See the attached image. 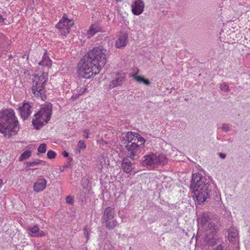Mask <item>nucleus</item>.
<instances>
[{
	"label": "nucleus",
	"instance_id": "f257e3e1",
	"mask_svg": "<svg viewBox=\"0 0 250 250\" xmlns=\"http://www.w3.org/2000/svg\"><path fill=\"white\" fill-rule=\"evenodd\" d=\"M106 52L102 46L95 47L89 51L78 63V75L89 79L99 74L106 63Z\"/></svg>",
	"mask_w": 250,
	"mask_h": 250
},
{
	"label": "nucleus",
	"instance_id": "f03ea898",
	"mask_svg": "<svg viewBox=\"0 0 250 250\" xmlns=\"http://www.w3.org/2000/svg\"><path fill=\"white\" fill-rule=\"evenodd\" d=\"M206 181V178L200 173L192 174L190 188L194 192L196 200L199 204L204 203L210 196L212 186Z\"/></svg>",
	"mask_w": 250,
	"mask_h": 250
},
{
	"label": "nucleus",
	"instance_id": "7ed1b4c3",
	"mask_svg": "<svg viewBox=\"0 0 250 250\" xmlns=\"http://www.w3.org/2000/svg\"><path fill=\"white\" fill-rule=\"evenodd\" d=\"M19 129V122L12 109L0 111V132L7 134L8 137Z\"/></svg>",
	"mask_w": 250,
	"mask_h": 250
},
{
	"label": "nucleus",
	"instance_id": "20e7f679",
	"mask_svg": "<svg viewBox=\"0 0 250 250\" xmlns=\"http://www.w3.org/2000/svg\"><path fill=\"white\" fill-rule=\"evenodd\" d=\"M32 91L34 96L42 100L46 98L44 87L47 81L48 74L42 72L41 74L33 75Z\"/></svg>",
	"mask_w": 250,
	"mask_h": 250
},
{
	"label": "nucleus",
	"instance_id": "39448f33",
	"mask_svg": "<svg viewBox=\"0 0 250 250\" xmlns=\"http://www.w3.org/2000/svg\"><path fill=\"white\" fill-rule=\"evenodd\" d=\"M52 112V104L49 103L43 106L34 115L32 124L36 129H39L50 119Z\"/></svg>",
	"mask_w": 250,
	"mask_h": 250
},
{
	"label": "nucleus",
	"instance_id": "423d86ee",
	"mask_svg": "<svg viewBox=\"0 0 250 250\" xmlns=\"http://www.w3.org/2000/svg\"><path fill=\"white\" fill-rule=\"evenodd\" d=\"M142 165L148 168H154L159 165L164 166L167 163V158L165 155L163 154L157 155L156 154L151 153L145 156L142 160Z\"/></svg>",
	"mask_w": 250,
	"mask_h": 250
},
{
	"label": "nucleus",
	"instance_id": "0eeeda50",
	"mask_svg": "<svg viewBox=\"0 0 250 250\" xmlns=\"http://www.w3.org/2000/svg\"><path fill=\"white\" fill-rule=\"evenodd\" d=\"M218 227L214 223H209L206 229L204 241L209 246H212L217 243L218 237L216 235Z\"/></svg>",
	"mask_w": 250,
	"mask_h": 250
},
{
	"label": "nucleus",
	"instance_id": "6e6552de",
	"mask_svg": "<svg viewBox=\"0 0 250 250\" xmlns=\"http://www.w3.org/2000/svg\"><path fill=\"white\" fill-rule=\"evenodd\" d=\"M103 218L106 227L109 229H113L117 225V222L114 218V208L112 207L105 208Z\"/></svg>",
	"mask_w": 250,
	"mask_h": 250
},
{
	"label": "nucleus",
	"instance_id": "1a4fd4ad",
	"mask_svg": "<svg viewBox=\"0 0 250 250\" xmlns=\"http://www.w3.org/2000/svg\"><path fill=\"white\" fill-rule=\"evenodd\" d=\"M125 148L126 149V156L131 159H134V157L140 153V147L136 142H132L131 144L127 143Z\"/></svg>",
	"mask_w": 250,
	"mask_h": 250
},
{
	"label": "nucleus",
	"instance_id": "9d476101",
	"mask_svg": "<svg viewBox=\"0 0 250 250\" xmlns=\"http://www.w3.org/2000/svg\"><path fill=\"white\" fill-rule=\"evenodd\" d=\"M18 110L21 118L23 120H26L32 112L31 104L29 103L24 102L22 105L19 107Z\"/></svg>",
	"mask_w": 250,
	"mask_h": 250
},
{
	"label": "nucleus",
	"instance_id": "9b49d317",
	"mask_svg": "<svg viewBox=\"0 0 250 250\" xmlns=\"http://www.w3.org/2000/svg\"><path fill=\"white\" fill-rule=\"evenodd\" d=\"M145 4L143 0H134L131 5L132 13L136 16L141 15L144 10Z\"/></svg>",
	"mask_w": 250,
	"mask_h": 250
},
{
	"label": "nucleus",
	"instance_id": "f8f14e48",
	"mask_svg": "<svg viewBox=\"0 0 250 250\" xmlns=\"http://www.w3.org/2000/svg\"><path fill=\"white\" fill-rule=\"evenodd\" d=\"M122 168L127 174H131L132 172H136L135 169V164L132 163L127 158L123 159L122 163Z\"/></svg>",
	"mask_w": 250,
	"mask_h": 250
},
{
	"label": "nucleus",
	"instance_id": "ddd939ff",
	"mask_svg": "<svg viewBox=\"0 0 250 250\" xmlns=\"http://www.w3.org/2000/svg\"><path fill=\"white\" fill-rule=\"evenodd\" d=\"M228 237L229 242L234 245H236L239 242V235L237 229L231 227L228 230Z\"/></svg>",
	"mask_w": 250,
	"mask_h": 250
},
{
	"label": "nucleus",
	"instance_id": "4468645a",
	"mask_svg": "<svg viewBox=\"0 0 250 250\" xmlns=\"http://www.w3.org/2000/svg\"><path fill=\"white\" fill-rule=\"evenodd\" d=\"M74 24V22L72 20L68 19L67 16L64 14L62 19L56 25L57 28H68L70 29Z\"/></svg>",
	"mask_w": 250,
	"mask_h": 250
},
{
	"label": "nucleus",
	"instance_id": "2eb2a0df",
	"mask_svg": "<svg viewBox=\"0 0 250 250\" xmlns=\"http://www.w3.org/2000/svg\"><path fill=\"white\" fill-rule=\"evenodd\" d=\"M46 184L47 181L44 178L38 179L33 184L34 190L36 192L42 191L45 188Z\"/></svg>",
	"mask_w": 250,
	"mask_h": 250
},
{
	"label": "nucleus",
	"instance_id": "dca6fc26",
	"mask_svg": "<svg viewBox=\"0 0 250 250\" xmlns=\"http://www.w3.org/2000/svg\"><path fill=\"white\" fill-rule=\"evenodd\" d=\"M127 34L125 33H120L115 43L116 47L118 48L125 47L127 43Z\"/></svg>",
	"mask_w": 250,
	"mask_h": 250
},
{
	"label": "nucleus",
	"instance_id": "f3484780",
	"mask_svg": "<svg viewBox=\"0 0 250 250\" xmlns=\"http://www.w3.org/2000/svg\"><path fill=\"white\" fill-rule=\"evenodd\" d=\"M125 78L124 73H116L113 80L110 83V86L112 88L121 85Z\"/></svg>",
	"mask_w": 250,
	"mask_h": 250
},
{
	"label": "nucleus",
	"instance_id": "a211bd4d",
	"mask_svg": "<svg viewBox=\"0 0 250 250\" xmlns=\"http://www.w3.org/2000/svg\"><path fill=\"white\" fill-rule=\"evenodd\" d=\"M28 230L29 232V234L32 237H42L46 235V233L40 230L37 225L29 227Z\"/></svg>",
	"mask_w": 250,
	"mask_h": 250
},
{
	"label": "nucleus",
	"instance_id": "6ab92c4d",
	"mask_svg": "<svg viewBox=\"0 0 250 250\" xmlns=\"http://www.w3.org/2000/svg\"><path fill=\"white\" fill-rule=\"evenodd\" d=\"M100 31V28L97 23L92 24L87 32V38H90L93 36L96 33Z\"/></svg>",
	"mask_w": 250,
	"mask_h": 250
},
{
	"label": "nucleus",
	"instance_id": "aec40b11",
	"mask_svg": "<svg viewBox=\"0 0 250 250\" xmlns=\"http://www.w3.org/2000/svg\"><path fill=\"white\" fill-rule=\"evenodd\" d=\"M209 216L203 214L200 217L197 219L198 225L199 228L204 227L209 220Z\"/></svg>",
	"mask_w": 250,
	"mask_h": 250
},
{
	"label": "nucleus",
	"instance_id": "412c9836",
	"mask_svg": "<svg viewBox=\"0 0 250 250\" xmlns=\"http://www.w3.org/2000/svg\"><path fill=\"white\" fill-rule=\"evenodd\" d=\"M135 135L136 133L135 132H128L125 134V137H124V140L125 142L131 144L134 142L135 139H136L135 138Z\"/></svg>",
	"mask_w": 250,
	"mask_h": 250
},
{
	"label": "nucleus",
	"instance_id": "4be33fe9",
	"mask_svg": "<svg viewBox=\"0 0 250 250\" xmlns=\"http://www.w3.org/2000/svg\"><path fill=\"white\" fill-rule=\"evenodd\" d=\"M9 44L8 38L3 33L0 32V47L3 49L7 44Z\"/></svg>",
	"mask_w": 250,
	"mask_h": 250
},
{
	"label": "nucleus",
	"instance_id": "5701e85b",
	"mask_svg": "<svg viewBox=\"0 0 250 250\" xmlns=\"http://www.w3.org/2000/svg\"><path fill=\"white\" fill-rule=\"evenodd\" d=\"M52 61L49 58L44 55L42 60L39 63V65L44 66L50 67L51 65Z\"/></svg>",
	"mask_w": 250,
	"mask_h": 250
},
{
	"label": "nucleus",
	"instance_id": "b1692460",
	"mask_svg": "<svg viewBox=\"0 0 250 250\" xmlns=\"http://www.w3.org/2000/svg\"><path fill=\"white\" fill-rule=\"evenodd\" d=\"M86 148V144L84 141L80 140L79 141L76 148V153L80 154Z\"/></svg>",
	"mask_w": 250,
	"mask_h": 250
},
{
	"label": "nucleus",
	"instance_id": "393cba45",
	"mask_svg": "<svg viewBox=\"0 0 250 250\" xmlns=\"http://www.w3.org/2000/svg\"><path fill=\"white\" fill-rule=\"evenodd\" d=\"M45 162L41 160H33L32 161L30 162H27L26 163V165L27 167H34L35 166L41 165H44Z\"/></svg>",
	"mask_w": 250,
	"mask_h": 250
},
{
	"label": "nucleus",
	"instance_id": "a878e982",
	"mask_svg": "<svg viewBox=\"0 0 250 250\" xmlns=\"http://www.w3.org/2000/svg\"><path fill=\"white\" fill-rule=\"evenodd\" d=\"M135 138L136 139H135L134 142H136V144H138V145H139L140 147L141 145H143L145 142V140L144 139V138L137 133H136Z\"/></svg>",
	"mask_w": 250,
	"mask_h": 250
},
{
	"label": "nucleus",
	"instance_id": "bb28decb",
	"mask_svg": "<svg viewBox=\"0 0 250 250\" xmlns=\"http://www.w3.org/2000/svg\"><path fill=\"white\" fill-rule=\"evenodd\" d=\"M31 155V151L28 150H26L19 157V160L22 161L24 159H26L30 157Z\"/></svg>",
	"mask_w": 250,
	"mask_h": 250
},
{
	"label": "nucleus",
	"instance_id": "cd10ccee",
	"mask_svg": "<svg viewBox=\"0 0 250 250\" xmlns=\"http://www.w3.org/2000/svg\"><path fill=\"white\" fill-rule=\"evenodd\" d=\"M220 88L222 91L226 92L229 90V86L227 83L223 82L220 84Z\"/></svg>",
	"mask_w": 250,
	"mask_h": 250
},
{
	"label": "nucleus",
	"instance_id": "c85d7f7f",
	"mask_svg": "<svg viewBox=\"0 0 250 250\" xmlns=\"http://www.w3.org/2000/svg\"><path fill=\"white\" fill-rule=\"evenodd\" d=\"M112 246L109 242L105 243L100 247V250H112Z\"/></svg>",
	"mask_w": 250,
	"mask_h": 250
},
{
	"label": "nucleus",
	"instance_id": "c756f323",
	"mask_svg": "<svg viewBox=\"0 0 250 250\" xmlns=\"http://www.w3.org/2000/svg\"><path fill=\"white\" fill-rule=\"evenodd\" d=\"M46 145L45 144H42L38 148V151L41 153H44L46 151Z\"/></svg>",
	"mask_w": 250,
	"mask_h": 250
},
{
	"label": "nucleus",
	"instance_id": "7c9ffc66",
	"mask_svg": "<svg viewBox=\"0 0 250 250\" xmlns=\"http://www.w3.org/2000/svg\"><path fill=\"white\" fill-rule=\"evenodd\" d=\"M60 29V32L62 35L63 36L66 37L70 32V29L64 28H59Z\"/></svg>",
	"mask_w": 250,
	"mask_h": 250
},
{
	"label": "nucleus",
	"instance_id": "2f4dec72",
	"mask_svg": "<svg viewBox=\"0 0 250 250\" xmlns=\"http://www.w3.org/2000/svg\"><path fill=\"white\" fill-rule=\"evenodd\" d=\"M221 129L223 131L227 132L230 130V127L228 124H223L221 126Z\"/></svg>",
	"mask_w": 250,
	"mask_h": 250
},
{
	"label": "nucleus",
	"instance_id": "473e14b6",
	"mask_svg": "<svg viewBox=\"0 0 250 250\" xmlns=\"http://www.w3.org/2000/svg\"><path fill=\"white\" fill-rule=\"evenodd\" d=\"M47 156L49 159H53L56 156V153L52 150H49L47 152Z\"/></svg>",
	"mask_w": 250,
	"mask_h": 250
},
{
	"label": "nucleus",
	"instance_id": "72a5a7b5",
	"mask_svg": "<svg viewBox=\"0 0 250 250\" xmlns=\"http://www.w3.org/2000/svg\"><path fill=\"white\" fill-rule=\"evenodd\" d=\"M86 90L87 88L86 87L81 88L80 90L79 91V94L78 95L76 94L75 95V98L78 97L79 96L86 92Z\"/></svg>",
	"mask_w": 250,
	"mask_h": 250
},
{
	"label": "nucleus",
	"instance_id": "f704fd0d",
	"mask_svg": "<svg viewBox=\"0 0 250 250\" xmlns=\"http://www.w3.org/2000/svg\"><path fill=\"white\" fill-rule=\"evenodd\" d=\"M100 164L101 165L102 168H103L104 166H106V161L104 157H102L100 159Z\"/></svg>",
	"mask_w": 250,
	"mask_h": 250
},
{
	"label": "nucleus",
	"instance_id": "c9c22d12",
	"mask_svg": "<svg viewBox=\"0 0 250 250\" xmlns=\"http://www.w3.org/2000/svg\"><path fill=\"white\" fill-rule=\"evenodd\" d=\"M73 198L71 196H67L66 198V202L67 203L72 204L73 203Z\"/></svg>",
	"mask_w": 250,
	"mask_h": 250
},
{
	"label": "nucleus",
	"instance_id": "e433bc0d",
	"mask_svg": "<svg viewBox=\"0 0 250 250\" xmlns=\"http://www.w3.org/2000/svg\"><path fill=\"white\" fill-rule=\"evenodd\" d=\"M213 250H227V248L225 247V246H223L222 245H218L216 249Z\"/></svg>",
	"mask_w": 250,
	"mask_h": 250
},
{
	"label": "nucleus",
	"instance_id": "4c0bfd02",
	"mask_svg": "<svg viewBox=\"0 0 250 250\" xmlns=\"http://www.w3.org/2000/svg\"><path fill=\"white\" fill-rule=\"evenodd\" d=\"M83 133L84 138L85 139L88 138V135H89V131L88 129H84L83 131Z\"/></svg>",
	"mask_w": 250,
	"mask_h": 250
},
{
	"label": "nucleus",
	"instance_id": "58836bf2",
	"mask_svg": "<svg viewBox=\"0 0 250 250\" xmlns=\"http://www.w3.org/2000/svg\"><path fill=\"white\" fill-rule=\"evenodd\" d=\"M134 77L135 79L137 81L139 82H142L143 79V78L141 77L140 76H138L137 75H134Z\"/></svg>",
	"mask_w": 250,
	"mask_h": 250
},
{
	"label": "nucleus",
	"instance_id": "ea45409f",
	"mask_svg": "<svg viewBox=\"0 0 250 250\" xmlns=\"http://www.w3.org/2000/svg\"><path fill=\"white\" fill-rule=\"evenodd\" d=\"M6 21V19L2 17V16L0 15V23H2V24H6L5 21Z\"/></svg>",
	"mask_w": 250,
	"mask_h": 250
},
{
	"label": "nucleus",
	"instance_id": "a19ab883",
	"mask_svg": "<svg viewBox=\"0 0 250 250\" xmlns=\"http://www.w3.org/2000/svg\"><path fill=\"white\" fill-rule=\"evenodd\" d=\"M84 236H85L86 238V241H87L88 240V232L87 231V230L86 229H84Z\"/></svg>",
	"mask_w": 250,
	"mask_h": 250
},
{
	"label": "nucleus",
	"instance_id": "79ce46f5",
	"mask_svg": "<svg viewBox=\"0 0 250 250\" xmlns=\"http://www.w3.org/2000/svg\"><path fill=\"white\" fill-rule=\"evenodd\" d=\"M142 82H143L144 83H145L146 85H148L150 83V82L148 80L145 79L144 78H143Z\"/></svg>",
	"mask_w": 250,
	"mask_h": 250
},
{
	"label": "nucleus",
	"instance_id": "37998d69",
	"mask_svg": "<svg viewBox=\"0 0 250 250\" xmlns=\"http://www.w3.org/2000/svg\"><path fill=\"white\" fill-rule=\"evenodd\" d=\"M62 155H63V157H67L68 156V153L65 151H64L62 152Z\"/></svg>",
	"mask_w": 250,
	"mask_h": 250
},
{
	"label": "nucleus",
	"instance_id": "c03bdc74",
	"mask_svg": "<svg viewBox=\"0 0 250 250\" xmlns=\"http://www.w3.org/2000/svg\"><path fill=\"white\" fill-rule=\"evenodd\" d=\"M219 156H220V158L222 159H224L226 157V154H225L224 153H220L219 154Z\"/></svg>",
	"mask_w": 250,
	"mask_h": 250
},
{
	"label": "nucleus",
	"instance_id": "a18cd8bd",
	"mask_svg": "<svg viewBox=\"0 0 250 250\" xmlns=\"http://www.w3.org/2000/svg\"><path fill=\"white\" fill-rule=\"evenodd\" d=\"M3 54V50L2 49H0V58L2 56Z\"/></svg>",
	"mask_w": 250,
	"mask_h": 250
},
{
	"label": "nucleus",
	"instance_id": "49530a36",
	"mask_svg": "<svg viewBox=\"0 0 250 250\" xmlns=\"http://www.w3.org/2000/svg\"><path fill=\"white\" fill-rule=\"evenodd\" d=\"M2 183H3L2 180L1 179H0V186L1 185H2Z\"/></svg>",
	"mask_w": 250,
	"mask_h": 250
},
{
	"label": "nucleus",
	"instance_id": "de8ad7c7",
	"mask_svg": "<svg viewBox=\"0 0 250 250\" xmlns=\"http://www.w3.org/2000/svg\"><path fill=\"white\" fill-rule=\"evenodd\" d=\"M120 1H121V0H119Z\"/></svg>",
	"mask_w": 250,
	"mask_h": 250
}]
</instances>
